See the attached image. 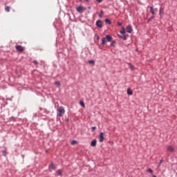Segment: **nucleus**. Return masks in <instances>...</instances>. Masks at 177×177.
<instances>
[{"instance_id": "1", "label": "nucleus", "mask_w": 177, "mask_h": 177, "mask_svg": "<svg viewBox=\"0 0 177 177\" xmlns=\"http://www.w3.org/2000/svg\"><path fill=\"white\" fill-rule=\"evenodd\" d=\"M58 117H63V114H64V113H66V111L64 110V108L63 106H60L58 109Z\"/></svg>"}, {"instance_id": "2", "label": "nucleus", "mask_w": 177, "mask_h": 177, "mask_svg": "<svg viewBox=\"0 0 177 177\" xmlns=\"http://www.w3.org/2000/svg\"><path fill=\"white\" fill-rule=\"evenodd\" d=\"M95 24L98 28H102L103 27V25H102V20H97Z\"/></svg>"}, {"instance_id": "3", "label": "nucleus", "mask_w": 177, "mask_h": 177, "mask_svg": "<svg viewBox=\"0 0 177 177\" xmlns=\"http://www.w3.org/2000/svg\"><path fill=\"white\" fill-rule=\"evenodd\" d=\"M77 12H78L79 13H82V12H84V7H82V6H80L77 8Z\"/></svg>"}, {"instance_id": "4", "label": "nucleus", "mask_w": 177, "mask_h": 177, "mask_svg": "<svg viewBox=\"0 0 177 177\" xmlns=\"http://www.w3.org/2000/svg\"><path fill=\"white\" fill-rule=\"evenodd\" d=\"M104 140V133H100V142L102 143Z\"/></svg>"}, {"instance_id": "5", "label": "nucleus", "mask_w": 177, "mask_h": 177, "mask_svg": "<svg viewBox=\"0 0 177 177\" xmlns=\"http://www.w3.org/2000/svg\"><path fill=\"white\" fill-rule=\"evenodd\" d=\"M16 49L18 50V52H23V50H24V48H23L21 46H17Z\"/></svg>"}, {"instance_id": "6", "label": "nucleus", "mask_w": 177, "mask_h": 177, "mask_svg": "<svg viewBox=\"0 0 177 177\" xmlns=\"http://www.w3.org/2000/svg\"><path fill=\"white\" fill-rule=\"evenodd\" d=\"M127 31L129 32V34H131V32H132V26H128L127 27Z\"/></svg>"}, {"instance_id": "7", "label": "nucleus", "mask_w": 177, "mask_h": 177, "mask_svg": "<svg viewBox=\"0 0 177 177\" xmlns=\"http://www.w3.org/2000/svg\"><path fill=\"white\" fill-rule=\"evenodd\" d=\"M106 39L108 41V42H111V40L113 39V37L111 36L106 35Z\"/></svg>"}, {"instance_id": "8", "label": "nucleus", "mask_w": 177, "mask_h": 177, "mask_svg": "<svg viewBox=\"0 0 177 177\" xmlns=\"http://www.w3.org/2000/svg\"><path fill=\"white\" fill-rule=\"evenodd\" d=\"M62 169H59V170H57V172H56V175H57V176H62Z\"/></svg>"}, {"instance_id": "9", "label": "nucleus", "mask_w": 177, "mask_h": 177, "mask_svg": "<svg viewBox=\"0 0 177 177\" xmlns=\"http://www.w3.org/2000/svg\"><path fill=\"white\" fill-rule=\"evenodd\" d=\"M150 12H151L152 15H156V11H154V8H153V6H151V7H150Z\"/></svg>"}, {"instance_id": "10", "label": "nucleus", "mask_w": 177, "mask_h": 177, "mask_svg": "<svg viewBox=\"0 0 177 177\" xmlns=\"http://www.w3.org/2000/svg\"><path fill=\"white\" fill-rule=\"evenodd\" d=\"M96 143H97V141L96 140H93L91 143V146H92L93 147H95V146H96Z\"/></svg>"}, {"instance_id": "11", "label": "nucleus", "mask_w": 177, "mask_h": 177, "mask_svg": "<svg viewBox=\"0 0 177 177\" xmlns=\"http://www.w3.org/2000/svg\"><path fill=\"white\" fill-rule=\"evenodd\" d=\"M106 42H107V41H106V37H102V45H105V44H106Z\"/></svg>"}, {"instance_id": "12", "label": "nucleus", "mask_w": 177, "mask_h": 177, "mask_svg": "<svg viewBox=\"0 0 177 177\" xmlns=\"http://www.w3.org/2000/svg\"><path fill=\"white\" fill-rule=\"evenodd\" d=\"M167 150H169V151H174V149L172 147V146H169L167 147Z\"/></svg>"}, {"instance_id": "13", "label": "nucleus", "mask_w": 177, "mask_h": 177, "mask_svg": "<svg viewBox=\"0 0 177 177\" xmlns=\"http://www.w3.org/2000/svg\"><path fill=\"white\" fill-rule=\"evenodd\" d=\"M50 168H51L52 169H53L55 171V169H56V167L55 166V165L53 163H51L50 165Z\"/></svg>"}, {"instance_id": "14", "label": "nucleus", "mask_w": 177, "mask_h": 177, "mask_svg": "<svg viewBox=\"0 0 177 177\" xmlns=\"http://www.w3.org/2000/svg\"><path fill=\"white\" fill-rule=\"evenodd\" d=\"M133 92H132V90H131L130 88H128L127 89V94L131 95H132Z\"/></svg>"}, {"instance_id": "15", "label": "nucleus", "mask_w": 177, "mask_h": 177, "mask_svg": "<svg viewBox=\"0 0 177 177\" xmlns=\"http://www.w3.org/2000/svg\"><path fill=\"white\" fill-rule=\"evenodd\" d=\"M105 23H106V24H111V21H110V19H106Z\"/></svg>"}, {"instance_id": "16", "label": "nucleus", "mask_w": 177, "mask_h": 177, "mask_svg": "<svg viewBox=\"0 0 177 177\" xmlns=\"http://www.w3.org/2000/svg\"><path fill=\"white\" fill-rule=\"evenodd\" d=\"M103 14H104L103 10H101L100 13L98 14L99 17H103Z\"/></svg>"}, {"instance_id": "17", "label": "nucleus", "mask_w": 177, "mask_h": 177, "mask_svg": "<svg viewBox=\"0 0 177 177\" xmlns=\"http://www.w3.org/2000/svg\"><path fill=\"white\" fill-rule=\"evenodd\" d=\"M80 106H82V107H85V104L84 103L83 101H80Z\"/></svg>"}, {"instance_id": "18", "label": "nucleus", "mask_w": 177, "mask_h": 177, "mask_svg": "<svg viewBox=\"0 0 177 177\" xmlns=\"http://www.w3.org/2000/svg\"><path fill=\"white\" fill-rule=\"evenodd\" d=\"M5 10H6V12H10V8H9V6H6L5 8Z\"/></svg>"}, {"instance_id": "19", "label": "nucleus", "mask_w": 177, "mask_h": 177, "mask_svg": "<svg viewBox=\"0 0 177 177\" xmlns=\"http://www.w3.org/2000/svg\"><path fill=\"white\" fill-rule=\"evenodd\" d=\"M129 68H131V70H135V66H133V65L129 64Z\"/></svg>"}, {"instance_id": "20", "label": "nucleus", "mask_w": 177, "mask_h": 177, "mask_svg": "<svg viewBox=\"0 0 177 177\" xmlns=\"http://www.w3.org/2000/svg\"><path fill=\"white\" fill-rule=\"evenodd\" d=\"M77 140H73L71 141V145H77Z\"/></svg>"}, {"instance_id": "21", "label": "nucleus", "mask_w": 177, "mask_h": 177, "mask_svg": "<svg viewBox=\"0 0 177 177\" xmlns=\"http://www.w3.org/2000/svg\"><path fill=\"white\" fill-rule=\"evenodd\" d=\"M2 153L4 156V157H6V156H7L6 151L3 150Z\"/></svg>"}, {"instance_id": "22", "label": "nucleus", "mask_w": 177, "mask_h": 177, "mask_svg": "<svg viewBox=\"0 0 177 177\" xmlns=\"http://www.w3.org/2000/svg\"><path fill=\"white\" fill-rule=\"evenodd\" d=\"M95 129H96V127H91V132H95Z\"/></svg>"}, {"instance_id": "23", "label": "nucleus", "mask_w": 177, "mask_h": 177, "mask_svg": "<svg viewBox=\"0 0 177 177\" xmlns=\"http://www.w3.org/2000/svg\"><path fill=\"white\" fill-rule=\"evenodd\" d=\"M153 19H154V16H152L150 18H149L148 22L151 21V20H153Z\"/></svg>"}, {"instance_id": "24", "label": "nucleus", "mask_w": 177, "mask_h": 177, "mask_svg": "<svg viewBox=\"0 0 177 177\" xmlns=\"http://www.w3.org/2000/svg\"><path fill=\"white\" fill-rule=\"evenodd\" d=\"M88 63H90V64H95V61L90 60V61H88Z\"/></svg>"}, {"instance_id": "25", "label": "nucleus", "mask_w": 177, "mask_h": 177, "mask_svg": "<svg viewBox=\"0 0 177 177\" xmlns=\"http://www.w3.org/2000/svg\"><path fill=\"white\" fill-rule=\"evenodd\" d=\"M55 85H57V86H60V82H55Z\"/></svg>"}, {"instance_id": "26", "label": "nucleus", "mask_w": 177, "mask_h": 177, "mask_svg": "<svg viewBox=\"0 0 177 177\" xmlns=\"http://www.w3.org/2000/svg\"><path fill=\"white\" fill-rule=\"evenodd\" d=\"M147 172H149V174H153V170H151V169H148Z\"/></svg>"}, {"instance_id": "27", "label": "nucleus", "mask_w": 177, "mask_h": 177, "mask_svg": "<svg viewBox=\"0 0 177 177\" xmlns=\"http://www.w3.org/2000/svg\"><path fill=\"white\" fill-rule=\"evenodd\" d=\"M162 162H163V160H160L158 167H160V166L161 165V164H162Z\"/></svg>"}, {"instance_id": "28", "label": "nucleus", "mask_w": 177, "mask_h": 177, "mask_svg": "<svg viewBox=\"0 0 177 177\" xmlns=\"http://www.w3.org/2000/svg\"><path fill=\"white\" fill-rule=\"evenodd\" d=\"M162 10V8L160 7V9H159V15L161 16V12Z\"/></svg>"}, {"instance_id": "29", "label": "nucleus", "mask_w": 177, "mask_h": 177, "mask_svg": "<svg viewBox=\"0 0 177 177\" xmlns=\"http://www.w3.org/2000/svg\"><path fill=\"white\" fill-rule=\"evenodd\" d=\"M125 32V29L120 30V34H124Z\"/></svg>"}, {"instance_id": "30", "label": "nucleus", "mask_w": 177, "mask_h": 177, "mask_svg": "<svg viewBox=\"0 0 177 177\" xmlns=\"http://www.w3.org/2000/svg\"><path fill=\"white\" fill-rule=\"evenodd\" d=\"M114 44H115V41H113L112 43L111 44V46H113Z\"/></svg>"}, {"instance_id": "31", "label": "nucleus", "mask_w": 177, "mask_h": 177, "mask_svg": "<svg viewBox=\"0 0 177 177\" xmlns=\"http://www.w3.org/2000/svg\"><path fill=\"white\" fill-rule=\"evenodd\" d=\"M122 39H124V41H127V36H123Z\"/></svg>"}, {"instance_id": "32", "label": "nucleus", "mask_w": 177, "mask_h": 177, "mask_svg": "<svg viewBox=\"0 0 177 177\" xmlns=\"http://www.w3.org/2000/svg\"><path fill=\"white\" fill-rule=\"evenodd\" d=\"M33 63H34V64H38V61L35 60V61H33Z\"/></svg>"}, {"instance_id": "33", "label": "nucleus", "mask_w": 177, "mask_h": 177, "mask_svg": "<svg viewBox=\"0 0 177 177\" xmlns=\"http://www.w3.org/2000/svg\"><path fill=\"white\" fill-rule=\"evenodd\" d=\"M118 26H122V24L121 22H118Z\"/></svg>"}, {"instance_id": "34", "label": "nucleus", "mask_w": 177, "mask_h": 177, "mask_svg": "<svg viewBox=\"0 0 177 177\" xmlns=\"http://www.w3.org/2000/svg\"><path fill=\"white\" fill-rule=\"evenodd\" d=\"M96 1H97V2L100 3V2H102V0H96Z\"/></svg>"}, {"instance_id": "35", "label": "nucleus", "mask_w": 177, "mask_h": 177, "mask_svg": "<svg viewBox=\"0 0 177 177\" xmlns=\"http://www.w3.org/2000/svg\"><path fill=\"white\" fill-rule=\"evenodd\" d=\"M155 12H157V8L153 9Z\"/></svg>"}, {"instance_id": "36", "label": "nucleus", "mask_w": 177, "mask_h": 177, "mask_svg": "<svg viewBox=\"0 0 177 177\" xmlns=\"http://www.w3.org/2000/svg\"><path fill=\"white\" fill-rule=\"evenodd\" d=\"M119 38H123V37H122V36H120V35H119Z\"/></svg>"}, {"instance_id": "37", "label": "nucleus", "mask_w": 177, "mask_h": 177, "mask_svg": "<svg viewBox=\"0 0 177 177\" xmlns=\"http://www.w3.org/2000/svg\"><path fill=\"white\" fill-rule=\"evenodd\" d=\"M100 39L99 36H97V39Z\"/></svg>"}, {"instance_id": "38", "label": "nucleus", "mask_w": 177, "mask_h": 177, "mask_svg": "<svg viewBox=\"0 0 177 177\" xmlns=\"http://www.w3.org/2000/svg\"><path fill=\"white\" fill-rule=\"evenodd\" d=\"M85 1H86L87 2H88V1H89V0H85Z\"/></svg>"}, {"instance_id": "39", "label": "nucleus", "mask_w": 177, "mask_h": 177, "mask_svg": "<svg viewBox=\"0 0 177 177\" xmlns=\"http://www.w3.org/2000/svg\"><path fill=\"white\" fill-rule=\"evenodd\" d=\"M153 177H156V176H154Z\"/></svg>"}]
</instances>
